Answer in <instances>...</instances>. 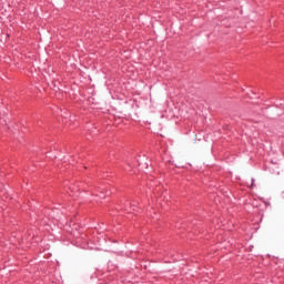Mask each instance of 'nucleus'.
<instances>
[{
  "label": "nucleus",
  "instance_id": "nucleus-3",
  "mask_svg": "<svg viewBox=\"0 0 284 284\" xmlns=\"http://www.w3.org/2000/svg\"><path fill=\"white\" fill-rule=\"evenodd\" d=\"M138 163L141 170H148V168H150V164L145 162V159L138 160Z\"/></svg>",
  "mask_w": 284,
  "mask_h": 284
},
{
  "label": "nucleus",
  "instance_id": "nucleus-4",
  "mask_svg": "<svg viewBox=\"0 0 284 284\" xmlns=\"http://www.w3.org/2000/svg\"><path fill=\"white\" fill-rule=\"evenodd\" d=\"M0 125H8V120L6 118H1Z\"/></svg>",
  "mask_w": 284,
  "mask_h": 284
},
{
  "label": "nucleus",
  "instance_id": "nucleus-1",
  "mask_svg": "<svg viewBox=\"0 0 284 284\" xmlns=\"http://www.w3.org/2000/svg\"><path fill=\"white\" fill-rule=\"evenodd\" d=\"M136 207H139V202L136 201H133L131 203H128L125 206H124V210L126 212H136Z\"/></svg>",
  "mask_w": 284,
  "mask_h": 284
},
{
  "label": "nucleus",
  "instance_id": "nucleus-5",
  "mask_svg": "<svg viewBox=\"0 0 284 284\" xmlns=\"http://www.w3.org/2000/svg\"><path fill=\"white\" fill-rule=\"evenodd\" d=\"M252 185H254V179H252Z\"/></svg>",
  "mask_w": 284,
  "mask_h": 284
},
{
  "label": "nucleus",
  "instance_id": "nucleus-2",
  "mask_svg": "<svg viewBox=\"0 0 284 284\" xmlns=\"http://www.w3.org/2000/svg\"><path fill=\"white\" fill-rule=\"evenodd\" d=\"M91 194L93 196H98L99 199H105V193H103V191H101L100 189H94L93 191H91Z\"/></svg>",
  "mask_w": 284,
  "mask_h": 284
}]
</instances>
